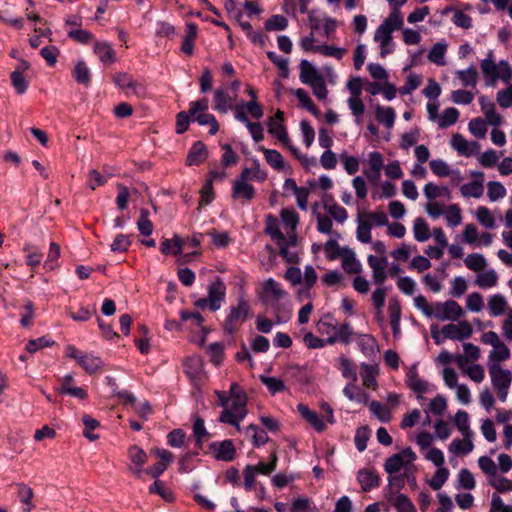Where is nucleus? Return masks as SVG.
I'll list each match as a JSON object with an SVG mask.
<instances>
[{
    "mask_svg": "<svg viewBox=\"0 0 512 512\" xmlns=\"http://www.w3.org/2000/svg\"><path fill=\"white\" fill-rule=\"evenodd\" d=\"M94 53L103 63H113L115 61V52L107 42H95Z\"/></svg>",
    "mask_w": 512,
    "mask_h": 512,
    "instance_id": "nucleus-28",
    "label": "nucleus"
},
{
    "mask_svg": "<svg viewBox=\"0 0 512 512\" xmlns=\"http://www.w3.org/2000/svg\"><path fill=\"white\" fill-rule=\"evenodd\" d=\"M185 373L196 388H200L207 380L203 362L199 357H190L185 361Z\"/></svg>",
    "mask_w": 512,
    "mask_h": 512,
    "instance_id": "nucleus-5",
    "label": "nucleus"
},
{
    "mask_svg": "<svg viewBox=\"0 0 512 512\" xmlns=\"http://www.w3.org/2000/svg\"><path fill=\"white\" fill-rule=\"evenodd\" d=\"M401 455L393 454L384 463V470L389 475L399 472L402 467L406 466V462L400 457Z\"/></svg>",
    "mask_w": 512,
    "mask_h": 512,
    "instance_id": "nucleus-50",
    "label": "nucleus"
},
{
    "mask_svg": "<svg viewBox=\"0 0 512 512\" xmlns=\"http://www.w3.org/2000/svg\"><path fill=\"white\" fill-rule=\"evenodd\" d=\"M464 312L462 307L454 300H447L443 303V312L439 316V320L445 321H456L461 316H463Z\"/></svg>",
    "mask_w": 512,
    "mask_h": 512,
    "instance_id": "nucleus-22",
    "label": "nucleus"
},
{
    "mask_svg": "<svg viewBox=\"0 0 512 512\" xmlns=\"http://www.w3.org/2000/svg\"><path fill=\"white\" fill-rule=\"evenodd\" d=\"M209 100L201 98L190 103V114L192 121L197 122L201 126L209 125V134L215 135L219 130V124L214 115L207 112Z\"/></svg>",
    "mask_w": 512,
    "mask_h": 512,
    "instance_id": "nucleus-2",
    "label": "nucleus"
},
{
    "mask_svg": "<svg viewBox=\"0 0 512 512\" xmlns=\"http://www.w3.org/2000/svg\"><path fill=\"white\" fill-rule=\"evenodd\" d=\"M128 457L132 465L128 466V469L137 478H141L143 472V466L147 462L146 452L137 445H132L128 448Z\"/></svg>",
    "mask_w": 512,
    "mask_h": 512,
    "instance_id": "nucleus-8",
    "label": "nucleus"
},
{
    "mask_svg": "<svg viewBox=\"0 0 512 512\" xmlns=\"http://www.w3.org/2000/svg\"><path fill=\"white\" fill-rule=\"evenodd\" d=\"M294 94L303 105V107H305L312 115L315 117L321 116V111L319 108L314 104L312 99L302 88L297 89Z\"/></svg>",
    "mask_w": 512,
    "mask_h": 512,
    "instance_id": "nucleus-39",
    "label": "nucleus"
},
{
    "mask_svg": "<svg viewBox=\"0 0 512 512\" xmlns=\"http://www.w3.org/2000/svg\"><path fill=\"white\" fill-rule=\"evenodd\" d=\"M474 448V445L472 441L469 439V437H465V439L462 441L460 439H454L450 444V451L454 453H462V454H468L470 453Z\"/></svg>",
    "mask_w": 512,
    "mask_h": 512,
    "instance_id": "nucleus-54",
    "label": "nucleus"
},
{
    "mask_svg": "<svg viewBox=\"0 0 512 512\" xmlns=\"http://www.w3.org/2000/svg\"><path fill=\"white\" fill-rule=\"evenodd\" d=\"M357 480L364 492H368L371 489L378 487L380 483V478L377 473L370 469L359 470Z\"/></svg>",
    "mask_w": 512,
    "mask_h": 512,
    "instance_id": "nucleus-18",
    "label": "nucleus"
},
{
    "mask_svg": "<svg viewBox=\"0 0 512 512\" xmlns=\"http://www.w3.org/2000/svg\"><path fill=\"white\" fill-rule=\"evenodd\" d=\"M405 382L407 386L415 393L422 394L427 390L426 382L420 379L418 376L416 365H413L407 372Z\"/></svg>",
    "mask_w": 512,
    "mask_h": 512,
    "instance_id": "nucleus-23",
    "label": "nucleus"
},
{
    "mask_svg": "<svg viewBox=\"0 0 512 512\" xmlns=\"http://www.w3.org/2000/svg\"><path fill=\"white\" fill-rule=\"evenodd\" d=\"M459 118V111L454 107L446 108L443 114L438 118V126L440 128H447L457 122Z\"/></svg>",
    "mask_w": 512,
    "mask_h": 512,
    "instance_id": "nucleus-45",
    "label": "nucleus"
},
{
    "mask_svg": "<svg viewBox=\"0 0 512 512\" xmlns=\"http://www.w3.org/2000/svg\"><path fill=\"white\" fill-rule=\"evenodd\" d=\"M68 37L80 44H89L94 39V35L90 31L82 28H71L68 31Z\"/></svg>",
    "mask_w": 512,
    "mask_h": 512,
    "instance_id": "nucleus-47",
    "label": "nucleus"
},
{
    "mask_svg": "<svg viewBox=\"0 0 512 512\" xmlns=\"http://www.w3.org/2000/svg\"><path fill=\"white\" fill-rule=\"evenodd\" d=\"M288 26V20L282 15H273L265 22L267 31H282Z\"/></svg>",
    "mask_w": 512,
    "mask_h": 512,
    "instance_id": "nucleus-53",
    "label": "nucleus"
},
{
    "mask_svg": "<svg viewBox=\"0 0 512 512\" xmlns=\"http://www.w3.org/2000/svg\"><path fill=\"white\" fill-rule=\"evenodd\" d=\"M478 465H479L480 469L483 471V473H485L492 479H494L496 477L497 466H496L495 462L490 457L481 456L478 459Z\"/></svg>",
    "mask_w": 512,
    "mask_h": 512,
    "instance_id": "nucleus-61",
    "label": "nucleus"
},
{
    "mask_svg": "<svg viewBox=\"0 0 512 512\" xmlns=\"http://www.w3.org/2000/svg\"><path fill=\"white\" fill-rule=\"evenodd\" d=\"M469 131L477 138H484L487 132V126L483 119L474 118L469 122Z\"/></svg>",
    "mask_w": 512,
    "mask_h": 512,
    "instance_id": "nucleus-64",
    "label": "nucleus"
},
{
    "mask_svg": "<svg viewBox=\"0 0 512 512\" xmlns=\"http://www.w3.org/2000/svg\"><path fill=\"white\" fill-rule=\"evenodd\" d=\"M369 436H370V430L367 426L359 427L356 430L354 442H355L356 448L360 452H362L366 449L367 441L369 440Z\"/></svg>",
    "mask_w": 512,
    "mask_h": 512,
    "instance_id": "nucleus-59",
    "label": "nucleus"
},
{
    "mask_svg": "<svg viewBox=\"0 0 512 512\" xmlns=\"http://www.w3.org/2000/svg\"><path fill=\"white\" fill-rule=\"evenodd\" d=\"M65 355L68 358L74 359L78 365L88 374L96 373L97 371L101 370L103 366V361L100 357L91 353L80 351L73 345L66 346Z\"/></svg>",
    "mask_w": 512,
    "mask_h": 512,
    "instance_id": "nucleus-3",
    "label": "nucleus"
},
{
    "mask_svg": "<svg viewBox=\"0 0 512 512\" xmlns=\"http://www.w3.org/2000/svg\"><path fill=\"white\" fill-rule=\"evenodd\" d=\"M413 233L418 242H425L430 238L429 225L424 218L418 217L414 220Z\"/></svg>",
    "mask_w": 512,
    "mask_h": 512,
    "instance_id": "nucleus-32",
    "label": "nucleus"
},
{
    "mask_svg": "<svg viewBox=\"0 0 512 512\" xmlns=\"http://www.w3.org/2000/svg\"><path fill=\"white\" fill-rule=\"evenodd\" d=\"M226 286L220 278H217L214 282L208 286L209 309L217 311L220 309L222 302L225 299Z\"/></svg>",
    "mask_w": 512,
    "mask_h": 512,
    "instance_id": "nucleus-7",
    "label": "nucleus"
},
{
    "mask_svg": "<svg viewBox=\"0 0 512 512\" xmlns=\"http://www.w3.org/2000/svg\"><path fill=\"white\" fill-rule=\"evenodd\" d=\"M243 419L244 417H240V414L229 408H224L219 416L220 422L236 427L237 431H241L240 422Z\"/></svg>",
    "mask_w": 512,
    "mask_h": 512,
    "instance_id": "nucleus-42",
    "label": "nucleus"
},
{
    "mask_svg": "<svg viewBox=\"0 0 512 512\" xmlns=\"http://www.w3.org/2000/svg\"><path fill=\"white\" fill-rule=\"evenodd\" d=\"M343 393L349 400L357 403L365 404L368 400V394L353 383L347 384L343 389Z\"/></svg>",
    "mask_w": 512,
    "mask_h": 512,
    "instance_id": "nucleus-36",
    "label": "nucleus"
},
{
    "mask_svg": "<svg viewBox=\"0 0 512 512\" xmlns=\"http://www.w3.org/2000/svg\"><path fill=\"white\" fill-rule=\"evenodd\" d=\"M137 228L144 236H150L153 232V224L149 219V211L147 209L140 210V217L137 221Z\"/></svg>",
    "mask_w": 512,
    "mask_h": 512,
    "instance_id": "nucleus-48",
    "label": "nucleus"
},
{
    "mask_svg": "<svg viewBox=\"0 0 512 512\" xmlns=\"http://www.w3.org/2000/svg\"><path fill=\"white\" fill-rule=\"evenodd\" d=\"M370 411L381 421L389 422L391 419V413L387 407L378 401H372L370 403Z\"/></svg>",
    "mask_w": 512,
    "mask_h": 512,
    "instance_id": "nucleus-57",
    "label": "nucleus"
},
{
    "mask_svg": "<svg viewBox=\"0 0 512 512\" xmlns=\"http://www.w3.org/2000/svg\"><path fill=\"white\" fill-rule=\"evenodd\" d=\"M464 354H457L454 357V360L458 367L462 370H464L465 365L469 361H476L480 357V349L478 346L472 344V343H464Z\"/></svg>",
    "mask_w": 512,
    "mask_h": 512,
    "instance_id": "nucleus-17",
    "label": "nucleus"
},
{
    "mask_svg": "<svg viewBox=\"0 0 512 512\" xmlns=\"http://www.w3.org/2000/svg\"><path fill=\"white\" fill-rule=\"evenodd\" d=\"M290 512H318V509L309 498L301 497L292 502Z\"/></svg>",
    "mask_w": 512,
    "mask_h": 512,
    "instance_id": "nucleus-46",
    "label": "nucleus"
},
{
    "mask_svg": "<svg viewBox=\"0 0 512 512\" xmlns=\"http://www.w3.org/2000/svg\"><path fill=\"white\" fill-rule=\"evenodd\" d=\"M286 295L287 292L273 278H269L263 283L262 292L259 297L260 301L273 309L277 323L285 322L287 318L286 315L282 316L285 312V306L280 303V300Z\"/></svg>",
    "mask_w": 512,
    "mask_h": 512,
    "instance_id": "nucleus-1",
    "label": "nucleus"
},
{
    "mask_svg": "<svg viewBox=\"0 0 512 512\" xmlns=\"http://www.w3.org/2000/svg\"><path fill=\"white\" fill-rule=\"evenodd\" d=\"M456 75L458 76L463 86H476L478 73L475 66H470L466 70H458L456 71Z\"/></svg>",
    "mask_w": 512,
    "mask_h": 512,
    "instance_id": "nucleus-40",
    "label": "nucleus"
},
{
    "mask_svg": "<svg viewBox=\"0 0 512 512\" xmlns=\"http://www.w3.org/2000/svg\"><path fill=\"white\" fill-rule=\"evenodd\" d=\"M375 118L387 128H392L395 122V111L392 107H384L378 104L375 107Z\"/></svg>",
    "mask_w": 512,
    "mask_h": 512,
    "instance_id": "nucleus-27",
    "label": "nucleus"
},
{
    "mask_svg": "<svg viewBox=\"0 0 512 512\" xmlns=\"http://www.w3.org/2000/svg\"><path fill=\"white\" fill-rule=\"evenodd\" d=\"M460 191L464 197L479 198L484 191L482 180H474L466 183L461 186Z\"/></svg>",
    "mask_w": 512,
    "mask_h": 512,
    "instance_id": "nucleus-37",
    "label": "nucleus"
},
{
    "mask_svg": "<svg viewBox=\"0 0 512 512\" xmlns=\"http://www.w3.org/2000/svg\"><path fill=\"white\" fill-rule=\"evenodd\" d=\"M184 240L177 234L171 239H164L160 244V251L165 255H180L182 253Z\"/></svg>",
    "mask_w": 512,
    "mask_h": 512,
    "instance_id": "nucleus-21",
    "label": "nucleus"
},
{
    "mask_svg": "<svg viewBox=\"0 0 512 512\" xmlns=\"http://www.w3.org/2000/svg\"><path fill=\"white\" fill-rule=\"evenodd\" d=\"M131 240L128 235L118 234L110 245L113 252H126L131 246Z\"/></svg>",
    "mask_w": 512,
    "mask_h": 512,
    "instance_id": "nucleus-62",
    "label": "nucleus"
},
{
    "mask_svg": "<svg viewBox=\"0 0 512 512\" xmlns=\"http://www.w3.org/2000/svg\"><path fill=\"white\" fill-rule=\"evenodd\" d=\"M268 132L279 139L284 146L289 145V136L283 123L277 122L276 119L270 118L268 123Z\"/></svg>",
    "mask_w": 512,
    "mask_h": 512,
    "instance_id": "nucleus-30",
    "label": "nucleus"
},
{
    "mask_svg": "<svg viewBox=\"0 0 512 512\" xmlns=\"http://www.w3.org/2000/svg\"><path fill=\"white\" fill-rule=\"evenodd\" d=\"M73 77L75 80L83 84L85 86H88L91 82V73L90 69L88 68L87 64L83 60H79L73 70Z\"/></svg>",
    "mask_w": 512,
    "mask_h": 512,
    "instance_id": "nucleus-33",
    "label": "nucleus"
},
{
    "mask_svg": "<svg viewBox=\"0 0 512 512\" xmlns=\"http://www.w3.org/2000/svg\"><path fill=\"white\" fill-rule=\"evenodd\" d=\"M113 82L120 89H129L138 98L143 97L145 94V87L125 72L116 73L113 76Z\"/></svg>",
    "mask_w": 512,
    "mask_h": 512,
    "instance_id": "nucleus-9",
    "label": "nucleus"
},
{
    "mask_svg": "<svg viewBox=\"0 0 512 512\" xmlns=\"http://www.w3.org/2000/svg\"><path fill=\"white\" fill-rule=\"evenodd\" d=\"M491 383L495 390L510 387L512 383V373L503 369L499 364H493L489 367Z\"/></svg>",
    "mask_w": 512,
    "mask_h": 512,
    "instance_id": "nucleus-12",
    "label": "nucleus"
},
{
    "mask_svg": "<svg viewBox=\"0 0 512 512\" xmlns=\"http://www.w3.org/2000/svg\"><path fill=\"white\" fill-rule=\"evenodd\" d=\"M300 80L303 84L311 85L323 77L315 67L306 59L300 62Z\"/></svg>",
    "mask_w": 512,
    "mask_h": 512,
    "instance_id": "nucleus-19",
    "label": "nucleus"
},
{
    "mask_svg": "<svg viewBox=\"0 0 512 512\" xmlns=\"http://www.w3.org/2000/svg\"><path fill=\"white\" fill-rule=\"evenodd\" d=\"M392 32L393 31L391 29L383 26L382 24H380L375 31L374 40L380 42L381 57H385L387 54L392 52V50H384V46H389L392 42Z\"/></svg>",
    "mask_w": 512,
    "mask_h": 512,
    "instance_id": "nucleus-25",
    "label": "nucleus"
},
{
    "mask_svg": "<svg viewBox=\"0 0 512 512\" xmlns=\"http://www.w3.org/2000/svg\"><path fill=\"white\" fill-rule=\"evenodd\" d=\"M235 119L245 124L255 142H260L264 139L261 124L258 122H251L247 113L243 111L242 105H235Z\"/></svg>",
    "mask_w": 512,
    "mask_h": 512,
    "instance_id": "nucleus-11",
    "label": "nucleus"
},
{
    "mask_svg": "<svg viewBox=\"0 0 512 512\" xmlns=\"http://www.w3.org/2000/svg\"><path fill=\"white\" fill-rule=\"evenodd\" d=\"M449 471L447 468L440 467L435 474L433 475L432 479L429 481V485L433 490H439L446 480L448 479Z\"/></svg>",
    "mask_w": 512,
    "mask_h": 512,
    "instance_id": "nucleus-63",
    "label": "nucleus"
},
{
    "mask_svg": "<svg viewBox=\"0 0 512 512\" xmlns=\"http://www.w3.org/2000/svg\"><path fill=\"white\" fill-rule=\"evenodd\" d=\"M297 411L301 415V417L308 422L316 431L322 432L325 430L326 426L323 420L319 417V415L311 410L307 405L300 403L297 405Z\"/></svg>",
    "mask_w": 512,
    "mask_h": 512,
    "instance_id": "nucleus-15",
    "label": "nucleus"
},
{
    "mask_svg": "<svg viewBox=\"0 0 512 512\" xmlns=\"http://www.w3.org/2000/svg\"><path fill=\"white\" fill-rule=\"evenodd\" d=\"M393 506L397 512H416L415 505L405 494H398L393 501Z\"/></svg>",
    "mask_w": 512,
    "mask_h": 512,
    "instance_id": "nucleus-56",
    "label": "nucleus"
},
{
    "mask_svg": "<svg viewBox=\"0 0 512 512\" xmlns=\"http://www.w3.org/2000/svg\"><path fill=\"white\" fill-rule=\"evenodd\" d=\"M207 156L208 151L205 144L202 141H197L189 149L186 164L188 166H198L206 160Z\"/></svg>",
    "mask_w": 512,
    "mask_h": 512,
    "instance_id": "nucleus-16",
    "label": "nucleus"
},
{
    "mask_svg": "<svg viewBox=\"0 0 512 512\" xmlns=\"http://www.w3.org/2000/svg\"><path fill=\"white\" fill-rule=\"evenodd\" d=\"M17 487L19 500L25 505L23 512H31L34 508L32 504V498L34 495L32 488L24 483L18 484Z\"/></svg>",
    "mask_w": 512,
    "mask_h": 512,
    "instance_id": "nucleus-35",
    "label": "nucleus"
},
{
    "mask_svg": "<svg viewBox=\"0 0 512 512\" xmlns=\"http://www.w3.org/2000/svg\"><path fill=\"white\" fill-rule=\"evenodd\" d=\"M267 57L280 70L281 76L287 78L289 75L288 59L277 55L274 51H268Z\"/></svg>",
    "mask_w": 512,
    "mask_h": 512,
    "instance_id": "nucleus-55",
    "label": "nucleus"
},
{
    "mask_svg": "<svg viewBox=\"0 0 512 512\" xmlns=\"http://www.w3.org/2000/svg\"><path fill=\"white\" fill-rule=\"evenodd\" d=\"M250 317V305L243 297L238 299L237 306H231L230 312L227 315L223 329L229 335H233L239 323L245 322Z\"/></svg>",
    "mask_w": 512,
    "mask_h": 512,
    "instance_id": "nucleus-4",
    "label": "nucleus"
},
{
    "mask_svg": "<svg viewBox=\"0 0 512 512\" xmlns=\"http://www.w3.org/2000/svg\"><path fill=\"white\" fill-rule=\"evenodd\" d=\"M452 147L461 155L471 156L479 149L478 142H468L461 134H455L451 139Z\"/></svg>",
    "mask_w": 512,
    "mask_h": 512,
    "instance_id": "nucleus-14",
    "label": "nucleus"
},
{
    "mask_svg": "<svg viewBox=\"0 0 512 512\" xmlns=\"http://www.w3.org/2000/svg\"><path fill=\"white\" fill-rule=\"evenodd\" d=\"M447 50V44L442 42L435 43L428 53L429 61L435 63L436 65L443 66L445 65L444 57Z\"/></svg>",
    "mask_w": 512,
    "mask_h": 512,
    "instance_id": "nucleus-34",
    "label": "nucleus"
},
{
    "mask_svg": "<svg viewBox=\"0 0 512 512\" xmlns=\"http://www.w3.org/2000/svg\"><path fill=\"white\" fill-rule=\"evenodd\" d=\"M497 274L494 270H489L479 274L475 284L481 288H491L497 284Z\"/></svg>",
    "mask_w": 512,
    "mask_h": 512,
    "instance_id": "nucleus-49",
    "label": "nucleus"
},
{
    "mask_svg": "<svg viewBox=\"0 0 512 512\" xmlns=\"http://www.w3.org/2000/svg\"><path fill=\"white\" fill-rule=\"evenodd\" d=\"M186 433L184 430L177 428L170 431L167 435V443L173 448H180L184 445Z\"/></svg>",
    "mask_w": 512,
    "mask_h": 512,
    "instance_id": "nucleus-58",
    "label": "nucleus"
},
{
    "mask_svg": "<svg viewBox=\"0 0 512 512\" xmlns=\"http://www.w3.org/2000/svg\"><path fill=\"white\" fill-rule=\"evenodd\" d=\"M455 425L464 437H470L471 431L469 428V415L466 411L459 410L454 419Z\"/></svg>",
    "mask_w": 512,
    "mask_h": 512,
    "instance_id": "nucleus-52",
    "label": "nucleus"
},
{
    "mask_svg": "<svg viewBox=\"0 0 512 512\" xmlns=\"http://www.w3.org/2000/svg\"><path fill=\"white\" fill-rule=\"evenodd\" d=\"M464 262L467 268L475 272L483 270L487 264L483 255L478 253L469 254Z\"/></svg>",
    "mask_w": 512,
    "mask_h": 512,
    "instance_id": "nucleus-51",
    "label": "nucleus"
},
{
    "mask_svg": "<svg viewBox=\"0 0 512 512\" xmlns=\"http://www.w3.org/2000/svg\"><path fill=\"white\" fill-rule=\"evenodd\" d=\"M334 332V335H331L327 338L328 344H334L338 341L344 344H349L351 342L353 330L348 322H345L339 326L336 325V329L334 330Z\"/></svg>",
    "mask_w": 512,
    "mask_h": 512,
    "instance_id": "nucleus-20",
    "label": "nucleus"
},
{
    "mask_svg": "<svg viewBox=\"0 0 512 512\" xmlns=\"http://www.w3.org/2000/svg\"><path fill=\"white\" fill-rule=\"evenodd\" d=\"M10 79L18 94H24L27 91L28 83L20 70H14L10 75Z\"/></svg>",
    "mask_w": 512,
    "mask_h": 512,
    "instance_id": "nucleus-60",
    "label": "nucleus"
},
{
    "mask_svg": "<svg viewBox=\"0 0 512 512\" xmlns=\"http://www.w3.org/2000/svg\"><path fill=\"white\" fill-rule=\"evenodd\" d=\"M259 151L263 152L267 163L276 170H282L284 168L283 156L274 149H267L264 146H260Z\"/></svg>",
    "mask_w": 512,
    "mask_h": 512,
    "instance_id": "nucleus-31",
    "label": "nucleus"
},
{
    "mask_svg": "<svg viewBox=\"0 0 512 512\" xmlns=\"http://www.w3.org/2000/svg\"><path fill=\"white\" fill-rule=\"evenodd\" d=\"M250 180L249 171L242 170L239 178H237L232 187V196L234 198H243L245 200H252L255 196L254 187L247 183Z\"/></svg>",
    "mask_w": 512,
    "mask_h": 512,
    "instance_id": "nucleus-6",
    "label": "nucleus"
},
{
    "mask_svg": "<svg viewBox=\"0 0 512 512\" xmlns=\"http://www.w3.org/2000/svg\"><path fill=\"white\" fill-rule=\"evenodd\" d=\"M246 434L252 438L257 447L264 445L269 439L267 433L254 424H250L246 428Z\"/></svg>",
    "mask_w": 512,
    "mask_h": 512,
    "instance_id": "nucleus-43",
    "label": "nucleus"
},
{
    "mask_svg": "<svg viewBox=\"0 0 512 512\" xmlns=\"http://www.w3.org/2000/svg\"><path fill=\"white\" fill-rule=\"evenodd\" d=\"M193 435L195 437V445L199 450L203 447L204 439L210 437V434L205 427L204 420L199 416H196L194 419Z\"/></svg>",
    "mask_w": 512,
    "mask_h": 512,
    "instance_id": "nucleus-29",
    "label": "nucleus"
},
{
    "mask_svg": "<svg viewBox=\"0 0 512 512\" xmlns=\"http://www.w3.org/2000/svg\"><path fill=\"white\" fill-rule=\"evenodd\" d=\"M339 370L342 373V376L348 380H351V383L356 382L357 380V373L356 369L353 366L352 362L345 356H340L339 359Z\"/></svg>",
    "mask_w": 512,
    "mask_h": 512,
    "instance_id": "nucleus-38",
    "label": "nucleus"
},
{
    "mask_svg": "<svg viewBox=\"0 0 512 512\" xmlns=\"http://www.w3.org/2000/svg\"><path fill=\"white\" fill-rule=\"evenodd\" d=\"M214 102V110L220 113L225 114L230 109L235 111V106H233V99L223 89L215 90Z\"/></svg>",
    "mask_w": 512,
    "mask_h": 512,
    "instance_id": "nucleus-24",
    "label": "nucleus"
},
{
    "mask_svg": "<svg viewBox=\"0 0 512 512\" xmlns=\"http://www.w3.org/2000/svg\"><path fill=\"white\" fill-rule=\"evenodd\" d=\"M383 164V156L381 153L374 151L369 154L368 167L363 170V173L370 183L376 184L379 181Z\"/></svg>",
    "mask_w": 512,
    "mask_h": 512,
    "instance_id": "nucleus-10",
    "label": "nucleus"
},
{
    "mask_svg": "<svg viewBox=\"0 0 512 512\" xmlns=\"http://www.w3.org/2000/svg\"><path fill=\"white\" fill-rule=\"evenodd\" d=\"M342 258V267L347 273L356 274L361 271V264L356 260L355 253L350 248L343 247Z\"/></svg>",
    "mask_w": 512,
    "mask_h": 512,
    "instance_id": "nucleus-26",
    "label": "nucleus"
},
{
    "mask_svg": "<svg viewBox=\"0 0 512 512\" xmlns=\"http://www.w3.org/2000/svg\"><path fill=\"white\" fill-rule=\"evenodd\" d=\"M210 448L215 452V458L217 460L230 462L235 458L236 450L232 440L213 442Z\"/></svg>",
    "mask_w": 512,
    "mask_h": 512,
    "instance_id": "nucleus-13",
    "label": "nucleus"
},
{
    "mask_svg": "<svg viewBox=\"0 0 512 512\" xmlns=\"http://www.w3.org/2000/svg\"><path fill=\"white\" fill-rule=\"evenodd\" d=\"M507 302L506 299L500 295L495 294L493 295L488 302V308L490 311V314L494 317L499 316L504 313L506 308Z\"/></svg>",
    "mask_w": 512,
    "mask_h": 512,
    "instance_id": "nucleus-41",
    "label": "nucleus"
},
{
    "mask_svg": "<svg viewBox=\"0 0 512 512\" xmlns=\"http://www.w3.org/2000/svg\"><path fill=\"white\" fill-rule=\"evenodd\" d=\"M404 22L400 9L392 8L389 16L382 22V25L392 31L402 28Z\"/></svg>",
    "mask_w": 512,
    "mask_h": 512,
    "instance_id": "nucleus-44",
    "label": "nucleus"
}]
</instances>
